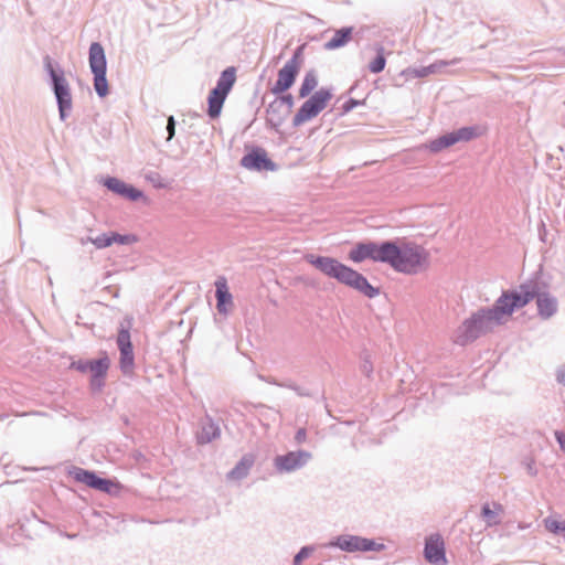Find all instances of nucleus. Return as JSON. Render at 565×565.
I'll use <instances>...</instances> for the list:
<instances>
[{
    "label": "nucleus",
    "mask_w": 565,
    "mask_h": 565,
    "mask_svg": "<svg viewBox=\"0 0 565 565\" xmlns=\"http://www.w3.org/2000/svg\"><path fill=\"white\" fill-rule=\"evenodd\" d=\"M167 126H175V119L172 115L168 117Z\"/></svg>",
    "instance_id": "obj_50"
},
{
    "label": "nucleus",
    "mask_w": 565,
    "mask_h": 565,
    "mask_svg": "<svg viewBox=\"0 0 565 565\" xmlns=\"http://www.w3.org/2000/svg\"><path fill=\"white\" fill-rule=\"evenodd\" d=\"M461 60L459 57H455L450 61L439 60V61H436L427 66L409 67L404 73L407 75H411L415 78H423L430 74L441 73L444 71V68H446L447 66L456 65Z\"/></svg>",
    "instance_id": "obj_18"
},
{
    "label": "nucleus",
    "mask_w": 565,
    "mask_h": 565,
    "mask_svg": "<svg viewBox=\"0 0 565 565\" xmlns=\"http://www.w3.org/2000/svg\"><path fill=\"white\" fill-rule=\"evenodd\" d=\"M146 179L153 184L157 189H162L166 184L162 182L161 175L158 172H149Z\"/></svg>",
    "instance_id": "obj_38"
},
{
    "label": "nucleus",
    "mask_w": 565,
    "mask_h": 565,
    "mask_svg": "<svg viewBox=\"0 0 565 565\" xmlns=\"http://www.w3.org/2000/svg\"><path fill=\"white\" fill-rule=\"evenodd\" d=\"M90 243L95 245L97 249H103L113 245L111 231L99 234L98 236L90 239Z\"/></svg>",
    "instance_id": "obj_33"
},
{
    "label": "nucleus",
    "mask_w": 565,
    "mask_h": 565,
    "mask_svg": "<svg viewBox=\"0 0 565 565\" xmlns=\"http://www.w3.org/2000/svg\"><path fill=\"white\" fill-rule=\"evenodd\" d=\"M131 319H127L126 323L121 322L118 328L116 344L119 350V369L127 375L135 367V353L130 335Z\"/></svg>",
    "instance_id": "obj_11"
},
{
    "label": "nucleus",
    "mask_w": 565,
    "mask_h": 565,
    "mask_svg": "<svg viewBox=\"0 0 565 565\" xmlns=\"http://www.w3.org/2000/svg\"><path fill=\"white\" fill-rule=\"evenodd\" d=\"M295 382L291 380L278 381V387L292 390Z\"/></svg>",
    "instance_id": "obj_46"
},
{
    "label": "nucleus",
    "mask_w": 565,
    "mask_h": 565,
    "mask_svg": "<svg viewBox=\"0 0 565 565\" xmlns=\"http://www.w3.org/2000/svg\"><path fill=\"white\" fill-rule=\"evenodd\" d=\"M535 277L519 285L518 288L507 289L513 313L527 306L533 299L536 301L537 316L542 320H548L558 311V300L548 291V285Z\"/></svg>",
    "instance_id": "obj_4"
},
{
    "label": "nucleus",
    "mask_w": 565,
    "mask_h": 565,
    "mask_svg": "<svg viewBox=\"0 0 565 565\" xmlns=\"http://www.w3.org/2000/svg\"><path fill=\"white\" fill-rule=\"evenodd\" d=\"M318 86V75L315 68H311L306 72L301 85L299 87L298 94L299 98H306L312 95Z\"/></svg>",
    "instance_id": "obj_27"
},
{
    "label": "nucleus",
    "mask_w": 565,
    "mask_h": 565,
    "mask_svg": "<svg viewBox=\"0 0 565 565\" xmlns=\"http://www.w3.org/2000/svg\"><path fill=\"white\" fill-rule=\"evenodd\" d=\"M90 239H94V237L93 236H86V237H82L79 239V242H81L82 245H85L87 243H90Z\"/></svg>",
    "instance_id": "obj_49"
},
{
    "label": "nucleus",
    "mask_w": 565,
    "mask_h": 565,
    "mask_svg": "<svg viewBox=\"0 0 565 565\" xmlns=\"http://www.w3.org/2000/svg\"><path fill=\"white\" fill-rule=\"evenodd\" d=\"M492 507L489 503H484L481 507V518L486 521L488 526H494L500 524L499 514L503 511L502 504L493 502Z\"/></svg>",
    "instance_id": "obj_28"
},
{
    "label": "nucleus",
    "mask_w": 565,
    "mask_h": 565,
    "mask_svg": "<svg viewBox=\"0 0 565 565\" xmlns=\"http://www.w3.org/2000/svg\"><path fill=\"white\" fill-rule=\"evenodd\" d=\"M424 557L430 564L447 563L445 542L439 533L426 537Z\"/></svg>",
    "instance_id": "obj_17"
},
{
    "label": "nucleus",
    "mask_w": 565,
    "mask_h": 565,
    "mask_svg": "<svg viewBox=\"0 0 565 565\" xmlns=\"http://www.w3.org/2000/svg\"><path fill=\"white\" fill-rule=\"evenodd\" d=\"M189 116H190L192 119H198V120L203 121V124H204L205 126H207V122L204 120L203 115H201V114H199V113H196V111H192V113H189Z\"/></svg>",
    "instance_id": "obj_48"
},
{
    "label": "nucleus",
    "mask_w": 565,
    "mask_h": 565,
    "mask_svg": "<svg viewBox=\"0 0 565 565\" xmlns=\"http://www.w3.org/2000/svg\"><path fill=\"white\" fill-rule=\"evenodd\" d=\"M235 82L236 68L234 66H228L221 72L216 81V85L213 87V89L227 96L231 93Z\"/></svg>",
    "instance_id": "obj_24"
},
{
    "label": "nucleus",
    "mask_w": 565,
    "mask_h": 565,
    "mask_svg": "<svg viewBox=\"0 0 565 565\" xmlns=\"http://www.w3.org/2000/svg\"><path fill=\"white\" fill-rule=\"evenodd\" d=\"M353 30V26H343L335 30L333 36L324 43L323 47L328 51H333L345 46L352 39Z\"/></svg>",
    "instance_id": "obj_23"
},
{
    "label": "nucleus",
    "mask_w": 565,
    "mask_h": 565,
    "mask_svg": "<svg viewBox=\"0 0 565 565\" xmlns=\"http://www.w3.org/2000/svg\"><path fill=\"white\" fill-rule=\"evenodd\" d=\"M44 70L49 76V85L56 99L58 116L65 121L72 111L73 100L68 82L61 65L54 62L49 55L43 58Z\"/></svg>",
    "instance_id": "obj_5"
},
{
    "label": "nucleus",
    "mask_w": 565,
    "mask_h": 565,
    "mask_svg": "<svg viewBox=\"0 0 565 565\" xmlns=\"http://www.w3.org/2000/svg\"><path fill=\"white\" fill-rule=\"evenodd\" d=\"M88 63L93 74V86L99 98L109 94L107 81V58L104 46L99 42H92L88 49Z\"/></svg>",
    "instance_id": "obj_6"
},
{
    "label": "nucleus",
    "mask_w": 565,
    "mask_h": 565,
    "mask_svg": "<svg viewBox=\"0 0 565 565\" xmlns=\"http://www.w3.org/2000/svg\"><path fill=\"white\" fill-rule=\"evenodd\" d=\"M111 239L113 244L131 245L138 241V237L135 234H120L111 231Z\"/></svg>",
    "instance_id": "obj_32"
},
{
    "label": "nucleus",
    "mask_w": 565,
    "mask_h": 565,
    "mask_svg": "<svg viewBox=\"0 0 565 565\" xmlns=\"http://www.w3.org/2000/svg\"><path fill=\"white\" fill-rule=\"evenodd\" d=\"M364 104V100H359V99H355V98H349L348 100H345L343 104H342V107H341V113L340 115H347L349 114L350 111H352L355 107L360 106V105H363Z\"/></svg>",
    "instance_id": "obj_36"
},
{
    "label": "nucleus",
    "mask_w": 565,
    "mask_h": 565,
    "mask_svg": "<svg viewBox=\"0 0 565 565\" xmlns=\"http://www.w3.org/2000/svg\"><path fill=\"white\" fill-rule=\"evenodd\" d=\"M324 546L329 548H339L347 553L382 552L385 550V545L383 543L376 542L374 539L353 534L337 535L332 537Z\"/></svg>",
    "instance_id": "obj_9"
},
{
    "label": "nucleus",
    "mask_w": 565,
    "mask_h": 565,
    "mask_svg": "<svg viewBox=\"0 0 565 565\" xmlns=\"http://www.w3.org/2000/svg\"><path fill=\"white\" fill-rule=\"evenodd\" d=\"M100 183L108 191L130 202H137L145 198V193L140 189L117 177L107 175L100 180Z\"/></svg>",
    "instance_id": "obj_16"
},
{
    "label": "nucleus",
    "mask_w": 565,
    "mask_h": 565,
    "mask_svg": "<svg viewBox=\"0 0 565 565\" xmlns=\"http://www.w3.org/2000/svg\"><path fill=\"white\" fill-rule=\"evenodd\" d=\"M554 437H555L556 443L559 446V449L565 455V431L564 430H555L554 431Z\"/></svg>",
    "instance_id": "obj_40"
},
{
    "label": "nucleus",
    "mask_w": 565,
    "mask_h": 565,
    "mask_svg": "<svg viewBox=\"0 0 565 565\" xmlns=\"http://www.w3.org/2000/svg\"><path fill=\"white\" fill-rule=\"evenodd\" d=\"M545 529L553 534H562L565 532V521H559L553 518H546L544 520Z\"/></svg>",
    "instance_id": "obj_31"
},
{
    "label": "nucleus",
    "mask_w": 565,
    "mask_h": 565,
    "mask_svg": "<svg viewBox=\"0 0 565 565\" xmlns=\"http://www.w3.org/2000/svg\"><path fill=\"white\" fill-rule=\"evenodd\" d=\"M90 360L78 359L76 361H72L70 364L71 370H76L79 373H87L89 369Z\"/></svg>",
    "instance_id": "obj_37"
},
{
    "label": "nucleus",
    "mask_w": 565,
    "mask_h": 565,
    "mask_svg": "<svg viewBox=\"0 0 565 565\" xmlns=\"http://www.w3.org/2000/svg\"><path fill=\"white\" fill-rule=\"evenodd\" d=\"M376 55L375 57L369 63V71L373 74H379L384 71L386 66V57H385V51L382 45L376 46Z\"/></svg>",
    "instance_id": "obj_30"
},
{
    "label": "nucleus",
    "mask_w": 565,
    "mask_h": 565,
    "mask_svg": "<svg viewBox=\"0 0 565 565\" xmlns=\"http://www.w3.org/2000/svg\"><path fill=\"white\" fill-rule=\"evenodd\" d=\"M291 391H294L300 397H312L313 396V393L309 388H307L305 386H300L296 383L292 386Z\"/></svg>",
    "instance_id": "obj_39"
},
{
    "label": "nucleus",
    "mask_w": 565,
    "mask_h": 565,
    "mask_svg": "<svg viewBox=\"0 0 565 565\" xmlns=\"http://www.w3.org/2000/svg\"><path fill=\"white\" fill-rule=\"evenodd\" d=\"M307 440V430L306 428L301 427V428H298L296 434H295V443L297 445H301L303 443H306Z\"/></svg>",
    "instance_id": "obj_41"
},
{
    "label": "nucleus",
    "mask_w": 565,
    "mask_h": 565,
    "mask_svg": "<svg viewBox=\"0 0 565 565\" xmlns=\"http://www.w3.org/2000/svg\"><path fill=\"white\" fill-rule=\"evenodd\" d=\"M98 359H90L88 372L90 373L89 388L93 393H99L105 387V381L110 367V359L106 351H100Z\"/></svg>",
    "instance_id": "obj_15"
},
{
    "label": "nucleus",
    "mask_w": 565,
    "mask_h": 565,
    "mask_svg": "<svg viewBox=\"0 0 565 565\" xmlns=\"http://www.w3.org/2000/svg\"><path fill=\"white\" fill-rule=\"evenodd\" d=\"M166 130L168 134L167 141H170L175 135V126H166Z\"/></svg>",
    "instance_id": "obj_47"
},
{
    "label": "nucleus",
    "mask_w": 565,
    "mask_h": 565,
    "mask_svg": "<svg viewBox=\"0 0 565 565\" xmlns=\"http://www.w3.org/2000/svg\"><path fill=\"white\" fill-rule=\"evenodd\" d=\"M556 381L565 386V364L561 365L556 371Z\"/></svg>",
    "instance_id": "obj_44"
},
{
    "label": "nucleus",
    "mask_w": 565,
    "mask_h": 565,
    "mask_svg": "<svg viewBox=\"0 0 565 565\" xmlns=\"http://www.w3.org/2000/svg\"><path fill=\"white\" fill-rule=\"evenodd\" d=\"M512 315L508 290H503L492 306L479 308L461 322L455 333V343L466 347L504 324Z\"/></svg>",
    "instance_id": "obj_1"
},
{
    "label": "nucleus",
    "mask_w": 565,
    "mask_h": 565,
    "mask_svg": "<svg viewBox=\"0 0 565 565\" xmlns=\"http://www.w3.org/2000/svg\"><path fill=\"white\" fill-rule=\"evenodd\" d=\"M241 166L257 172L276 171L278 169V166L268 157L267 151L259 146L247 148L246 153L241 159Z\"/></svg>",
    "instance_id": "obj_13"
},
{
    "label": "nucleus",
    "mask_w": 565,
    "mask_h": 565,
    "mask_svg": "<svg viewBox=\"0 0 565 565\" xmlns=\"http://www.w3.org/2000/svg\"><path fill=\"white\" fill-rule=\"evenodd\" d=\"M559 51L562 52L563 55H565V46L561 47Z\"/></svg>",
    "instance_id": "obj_51"
},
{
    "label": "nucleus",
    "mask_w": 565,
    "mask_h": 565,
    "mask_svg": "<svg viewBox=\"0 0 565 565\" xmlns=\"http://www.w3.org/2000/svg\"><path fill=\"white\" fill-rule=\"evenodd\" d=\"M258 379L267 384L278 386V380L274 376L258 375Z\"/></svg>",
    "instance_id": "obj_45"
},
{
    "label": "nucleus",
    "mask_w": 565,
    "mask_h": 565,
    "mask_svg": "<svg viewBox=\"0 0 565 565\" xmlns=\"http://www.w3.org/2000/svg\"><path fill=\"white\" fill-rule=\"evenodd\" d=\"M454 143L467 142L481 136L482 130L479 126H463L452 131H449Z\"/></svg>",
    "instance_id": "obj_26"
},
{
    "label": "nucleus",
    "mask_w": 565,
    "mask_h": 565,
    "mask_svg": "<svg viewBox=\"0 0 565 565\" xmlns=\"http://www.w3.org/2000/svg\"><path fill=\"white\" fill-rule=\"evenodd\" d=\"M361 369H362V372L367 376L370 377L371 374L373 373V365L371 363V361H369L367 359H365L361 365Z\"/></svg>",
    "instance_id": "obj_43"
},
{
    "label": "nucleus",
    "mask_w": 565,
    "mask_h": 565,
    "mask_svg": "<svg viewBox=\"0 0 565 565\" xmlns=\"http://www.w3.org/2000/svg\"><path fill=\"white\" fill-rule=\"evenodd\" d=\"M266 125L275 131H279V128L282 126L287 116L289 115L286 109L281 108L276 99L269 103L268 107L266 108Z\"/></svg>",
    "instance_id": "obj_20"
},
{
    "label": "nucleus",
    "mask_w": 565,
    "mask_h": 565,
    "mask_svg": "<svg viewBox=\"0 0 565 565\" xmlns=\"http://www.w3.org/2000/svg\"><path fill=\"white\" fill-rule=\"evenodd\" d=\"M525 468H526V472L531 476V477H535L537 475V468L535 466V461L533 459H529L526 462H525Z\"/></svg>",
    "instance_id": "obj_42"
},
{
    "label": "nucleus",
    "mask_w": 565,
    "mask_h": 565,
    "mask_svg": "<svg viewBox=\"0 0 565 565\" xmlns=\"http://www.w3.org/2000/svg\"><path fill=\"white\" fill-rule=\"evenodd\" d=\"M305 43L298 45L294 50L291 57L278 71L277 79L270 88V92L274 95L279 96L280 94L288 92L294 86L305 61Z\"/></svg>",
    "instance_id": "obj_7"
},
{
    "label": "nucleus",
    "mask_w": 565,
    "mask_h": 565,
    "mask_svg": "<svg viewBox=\"0 0 565 565\" xmlns=\"http://www.w3.org/2000/svg\"><path fill=\"white\" fill-rule=\"evenodd\" d=\"M312 458L310 451L299 449L278 455L274 458V467L280 473H289L303 468Z\"/></svg>",
    "instance_id": "obj_14"
},
{
    "label": "nucleus",
    "mask_w": 565,
    "mask_h": 565,
    "mask_svg": "<svg viewBox=\"0 0 565 565\" xmlns=\"http://www.w3.org/2000/svg\"><path fill=\"white\" fill-rule=\"evenodd\" d=\"M275 99L281 106V108H284V106H286V110L288 113H290L291 108L295 105L294 96L287 92L284 94H280L279 96H276Z\"/></svg>",
    "instance_id": "obj_35"
},
{
    "label": "nucleus",
    "mask_w": 565,
    "mask_h": 565,
    "mask_svg": "<svg viewBox=\"0 0 565 565\" xmlns=\"http://www.w3.org/2000/svg\"><path fill=\"white\" fill-rule=\"evenodd\" d=\"M429 254L419 244L406 238L385 241L384 263L395 271L405 275H417L428 266Z\"/></svg>",
    "instance_id": "obj_3"
},
{
    "label": "nucleus",
    "mask_w": 565,
    "mask_h": 565,
    "mask_svg": "<svg viewBox=\"0 0 565 565\" xmlns=\"http://www.w3.org/2000/svg\"><path fill=\"white\" fill-rule=\"evenodd\" d=\"M226 95L215 90L211 89L207 95V116L210 119L214 120L217 119L221 116L223 105L226 100Z\"/></svg>",
    "instance_id": "obj_25"
},
{
    "label": "nucleus",
    "mask_w": 565,
    "mask_h": 565,
    "mask_svg": "<svg viewBox=\"0 0 565 565\" xmlns=\"http://www.w3.org/2000/svg\"><path fill=\"white\" fill-rule=\"evenodd\" d=\"M68 475L75 481L110 495H117L121 489V484L116 479L100 477L96 471L81 467L73 466L68 470Z\"/></svg>",
    "instance_id": "obj_10"
},
{
    "label": "nucleus",
    "mask_w": 565,
    "mask_h": 565,
    "mask_svg": "<svg viewBox=\"0 0 565 565\" xmlns=\"http://www.w3.org/2000/svg\"><path fill=\"white\" fill-rule=\"evenodd\" d=\"M315 547L311 545L302 546L297 554L294 556L292 564L294 565H301L302 562L308 558L311 553L313 552Z\"/></svg>",
    "instance_id": "obj_34"
},
{
    "label": "nucleus",
    "mask_w": 565,
    "mask_h": 565,
    "mask_svg": "<svg viewBox=\"0 0 565 565\" xmlns=\"http://www.w3.org/2000/svg\"><path fill=\"white\" fill-rule=\"evenodd\" d=\"M333 87H321L300 106L292 118V127L297 128L302 124L317 117L333 97Z\"/></svg>",
    "instance_id": "obj_8"
},
{
    "label": "nucleus",
    "mask_w": 565,
    "mask_h": 565,
    "mask_svg": "<svg viewBox=\"0 0 565 565\" xmlns=\"http://www.w3.org/2000/svg\"><path fill=\"white\" fill-rule=\"evenodd\" d=\"M215 298L217 311L222 315H226L228 312L227 306L232 305L233 297L224 277H220L215 281Z\"/></svg>",
    "instance_id": "obj_22"
},
{
    "label": "nucleus",
    "mask_w": 565,
    "mask_h": 565,
    "mask_svg": "<svg viewBox=\"0 0 565 565\" xmlns=\"http://www.w3.org/2000/svg\"><path fill=\"white\" fill-rule=\"evenodd\" d=\"M255 463V456L245 454L236 465L226 473V480L241 481L245 479Z\"/></svg>",
    "instance_id": "obj_21"
},
{
    "label": "nucleus",
    "mask_w": 565,
    "mask_h": 565,
    "mask_svg": "<svg viewBox=\"0 0 565 565\" xmlns=\"http://www.w3.org/2000/svg\"><path fill=\"white\" fill-rule=\"evenodd\" d=\"M221 436V429L216 422L210 416H206L201 422V429L196 431L195 438L198 445H206L217 439Z\"/></svg>",
    "instance_id": "obj_19"
},
{
    "label": "nucleus",
    "mask_w": 565,
    "mask_h": 565,
    "mask_svg": "<svg viewBox=\"0 0 565 565\" xmlns=\"http://www.w3.org/2000/svg\"><path fill=\"white\" fill-rule=\"evenodd\" d=\"M385 241H364L356 243L349 252V259L362 263L370 259L374 263H384Z\"/></svg>",
    "instance_id": "obj_12"
},
{
    "label": "nucleus",
    "mask_w": 565,
    "mask_h": 565,
    "mask_svg": "<svg viewBox=\"0 0 565 565\" xmlns=\"http://www.w3.org/2000/svg\"><path fill=\"white\" fill-rule=\"evenodd\" d=\"M454 140L450 132H446L444 135L438 136L436 139H433L428 142L427 148L430 152L437 153L444 149H447L454 146Z\"/></svg>",
    "instance_id": "obj_29"
},
{
    "label": "nucleus",
    "mask_w": 565,
    "mask_h": 565,
    "mask_svg": "<svg viewBox=\"0 0 565 565\" xmlns=\"http://www.w3.org/2000/svg\"><path fill=\"white\" fill-rule=\"evenodd\" d=\"M305 260L327 277L359 291L369 299H373L381 294L380 287L371 285L363 274L334 257L306 254Z\"/></svg>",
    "instance_id": "obj_2"
}]
</instances>
